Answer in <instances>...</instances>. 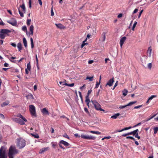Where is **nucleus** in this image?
Instances as JSON below:
<instances>
[{"label": "nucleus", "mask_w": 158, "mask_h": 158, "mask_svg": "<svg viewBox=\"0 0 158 158\" xmlns=\"http://www.w3.org/2000/svg\"><path fill=\"white\" fill-rule=\"evenodd\" d=\"M19 150L16 148L14 145H11L8 150V156L9 158H14V156L18 154Z\"/></svg>", "instance_id": "obj_1"}, {"label": "nucleus", "mask_w": 158, "mask_h": 158, "mask_svg": "<svg viewBox=\"0 0 158 158\" xmlns=\"http://www.w3.org/2000/svg\"><path fill=\"white\" fill-rule=\"evenodd\" d=\"M11 32V30L7 29H2L0 30V38L1 39H4L6 36H9L8 33Z\"/></svg>", "instance_id": "obj_2"}, {"label": "nucleus", "mask_w": 158, "mask_h": 158, "mask_svg": "<svg viewBox=\"0 0 158 158\" xmlns=\"http://www.w3.org/2000/svg\"><path fill=\"white\" fill-rule=\"evenodd\" d=\"M26 141L23 139L20 138L17 139V146L19 149L23 148L26 145Z\"/></svg>", "instance_id": "obj_3"}, {"label": "nucleus", "mask_w": 158, "mask_h": 158, "mask_svg": "<svg viewBox=\"0 0 158 158\" xmlns=\"http://www.w3.org/2000/svg\"><path fill=\"white\" fill-rule=\"evenodd\" d=\"M6 148L5 146H2L0 149V158H7L5 155Z\"/></svg>", "instance_id": "obj_4"}, {"label": "nucleus", "mask_w": 158, "mask_h": 158, "mask_svg": "<svg viewBox=\"0 0 158 158\" xmlns=\"http://www.w3.org/2000/svg\"><path fill=\"white\" fill-rule=\"evenodd\" d=\"M91 102L94 105V107L95 109L97 110L102 111L104 112L105 110L103 109H102L101 107V105L99 103L96 101H91Z\"/></svg>", "instance_id": "obj_5"}, {"label": "nucleus", "mask_w": 158, "mask_h": 158, "mask_svg": "<svg viewBox=\"0 0 158 158\" xmlns=\"http://www.w3.org/2000/svg\"><path fill=\"white\" fill-rule=\"evenodd\" d=\"M29 111L32 116H36L35 108V106L32 105H29Z\"/></svg>", "instance_id": "obj_6"}, {"label": "nucleus", "mask_w": 158, "mask_h": 158, "mask_svg": "<svg viewBox=\"0 0 158 158\" xmlns=\"http://www.w3.org/2000/svg\"><path fill=\"white\" fill-rule=\"evenodd\" d=\"M81 137L83 139L89 140H94L96 139L95 136L88 135H85L83 134L81 135Z\"/></svg>", "instance_id": "obj_7"}, {"label": "nucleus", "mask_w": 158, "mask_h": 158, "mask_svg": "<svg viewBox=\"0 0 158 158\" xmlns=\"http://www.w3.org/2000/svg\"><path fill=\"white\" fill-rule=\"evenodd\" d=\"M136 102V101L131 102H130L127 105L124 106H121L119 107V108L120 109H123L127 106H131Z\"/></svg>", "instance_id": "obj_8"}, {"label": "nucleus", "mask_w": 158, "mask_h": 158, "mask_svg": "<svg viewBox=\"0 0 158 158\" xmlns=\"http://www.w3.org/2000/svg\"><path fill=\"white\" fill-rule=\"evenodd\" d=\"M7 22L13 26H16L17 24V21L15 19H12L10 20L7 21Z\"/></svg>", "instance_id": "obj_9"}, {"label": "nucleus", "mask_w": 158, "mask_h": 158, "mask_svg": "<svg viewBox=\"0 0 158 158\" xmlns=\"http://www.w3.org/2000/svg\"><path fill=\"white\" fill-rule=\"evenodd\" d=\"M114 82V78L110 79L106 83V86L108 85L110 87L112 86Z\"/></svg>", "instance_id": "obj_10"}, {"label": "nucleus", "mask_w": 158, "mask_h": 158, "mask_svg": "<svg viewBox=\"0 0 158 158\" xmlns=\"http://www.w3.org/2000/svg\"><path fill=\"white\" fill-rule=\"evenodd\" d=\"M126 38H127L126 37L124 36L122 38H121V39H120V44L121 47L122 46L124 41L126 40Z\"/></svg>", "instance_id": "obj_11"}, {"label": "nucleus", "mask_w": 158, "mask_h": 158, "mask_svg": "<svg viewBox=\"0 0 158 158\" xmlns=\"http://www.w3.org/2000/svg\"><path fill=\"white\" fill-rule=\"evenodd\" d=\"M55 25L57 28L60 29H64L65 28L64 26L60 23L55 24Z\"/></svg>", "instance_id": "obj_12"}, {"label": "nucleus", "mask_w": 158, "mask_h": 158, "mask_svg": "<svg viewBox=\"0 0 158 158\" xmlns=\"http://www.w3.org/2000/svg\"><path fill=\"white\" fill-rule=\"evenodd\" d=\"M17 117H19L22 119L25 122H27V120L25 118L23 115H22L20 114H18L17 115Z\"/></svg>", "instance_id": "obj_13"}, {"label": "nucleus", "mask_w": 158, "mask_h": 158, "mask_svg": "<svg viewBox=\"0 0 158 158\" xmlns=\"http://www.w3.org/2000/svg\"><path fill=\"white\" fill-rule=\"evenodd\" d=\"M60 143L63 144L66 146H69V144L67 142L63 140H61L60 141Z\"/></svg>", "instance_id": "obj_14"}, {"label": "nucleus", "mask_w": 158, "mask_h": 158, "mask_svg": "<svg viewBox=\"0 0 158 158\" xmlns=\"http://www.w3.org/2000/svg\"><path fill=\"white\" fill-rule=\"evenodd\" d=\"M106 33L105 32H103L102 35V37L101 38V40L102 42L105 41L106 39Z\"/></svg>", "instance_id": "obj_15"}, {"label": "nucleus", "mask_w": 158, "mask_h": 158, "mask_svg": "<svg viewBox=\"0 0 158 158\" xmlns=\"http://www.w3.org/2000/svg\"><path fill=\"white\" fill-rule=\"evenodd\" d=\"M138 131H139V130H138V129H137L132 131H131V132H128V134L129 135H132L134 136L135 135V134H136V133H137V132H138Z\"/></svg>", "instance_id": "obj_16"}, {"label": "nucleus", "mask_w": 158, "mask_h": 158, "mask_svg": "<svg viewBox=\"0 0 158 158\" xmlns=\"http://www.w3.org/2000/svg\"><path fill=\"white\" fill-rule=\"evenodd\" d=\"M48 147H46L42 148L40 150L39 153L40 154L43 153L44 152L47 151L48 149Z\"/></svg>", "instance_id": "obj_17"}, {"label": "nucleus", "mask_w": 158, "mask_h": 158, "mask_svg": "<svg viewBox=\"0 0 158 158\" xmlns=\"http://www.w3.org/2000/svg\"><path fill=\"white\" fill-rule=\"evenodd\" d=\"M29 30L31 33H29V34L31 35H33V30H34V26L33 25H31L29 28Z\"/></svg>", "instance_id": "obj_18"}, {"label": "nucleus", "mask_w": 158, "mask_h": 158, "mask_svg": "<svg viewBox=\"0 0 158 158\" xmlns=\"http://www.w3.org/2000/svg\"><path fill=\"white\" fill-rule=\"evenodd\" d=\"M41 111L44 114H49L48 111L45 108L43 109Z\"/></svg>", "instance_id": "obj_19"}, {"label": "nucleus", "mask_w": 158, "mask_h": 158, "mask_svg": "<svg viewBox=\"0 0 158 158\" xmlns=\"http://www.w3.org/2000/svg\"><path fill=\"white\" fill-rule=\"evenodd\" d=\"M20 7H21L22 10L23 11L24 13H25L26 12V8L25 7V5L23 2V4L22 5H20L19 6Z\"/></svg>", "instance_id": "obj_20"}, {"label": "nucleus", "mask_w": 158, "mask_h": 158, "mask_svg": "<svg viewBox=\"0 0 158 158\" xmlns=\"http://www.w3.org/2000/svg\"><path fill=\"white\" fill-rule=\"evenodd\" d=\"M152 51V49L151 47H149L147 53L148 55L150 57L151 56Z\"/></svg>", "instance_id": "obj_21"}, {"label": "nucleus", "mask_w": 158, "mask_h": 158, "mask_svg": "<svg viewBox=\"0 0 158 158\" xmlns=\"http://www.w3.org/2000/svg\"><path fill=\"white\" fill-rule=\"evenodd\" d=\"M17 47L19 52H20L22 49V45L20 43H19L17 44Z\"/></svg>", "instance_id": "obj_22"}, {"label": "nucleus", "mask_w": 158, "mask_h": 158, "mask_svg": "<svg viewBox=\"0 0 158 158\" xmlns=\"http://www.w3.org/2000/svg\"><path fill=\"white\" fill-rule=\"evenodd\" d=\"M23 42L25 47V48H27V43L26 40L25 38H23Z\"/></svg>", "instance_id": "obj_23"}, {"label": "nucleus", "mask_w": 158, "mask_h": 158, "mask_svg": "<svg viewBox=\"0 0 158 158\" xmlns=\"http://www.w3.org/2000/svg\"><path fill=\"white\" fill-rule=\"evenodd\" d=\"M26 97L27 99H32L33 98V96L31 94H28Z\"/></svg>", "instance_id": "obj_24"}, {"label": "nucleus", "mask_w": 158, "mask_h": 158, "mask_svg": "<svg viewBox=\"0 0 158 158\" xmlns=\"http://www.w3.org/2000/svg\"><path fill=\"white\" fill-rule=\"evenodd\" d=\"M120 115V114L119 113H117L114 115L111 116V118L113 119H116L117 118V117Z\"/></svg>", "instance_id": "obj_25"}, {"label": "nucleus", "mask_w": 158, "mask_h": 158, "mask_svg": "<svg viewBox=\"0 0 158 158\" xmlns=\"http://www.w3.org/2000/svg\"><path fill=\"white\" fill-rule=\"evenodd\" d=\"M23 120H22L20 118H19L18 123L20 125H24L25 124Z\"/></svg>", "instance_id": "obj_26"}, {"label": "nucleus", "mask_w": 158, "mask_h": 158, "mask_svg": "<svg viewBox=\"0 0 158 158\" xmlns=\"http://www.w3.org/2000/svg\"><path fill=\"white\" fill-rule=\"evenodd\" d=\"M90 132L91 133L95 134L98 135H100L101 134V133L98 131H90Z\"/></svg>", "instance_id": "obj_27"}, {"label": "nucleus", "mask_w": 158, "mask_h": 158, "mask_svg": "<svg viewBox=\"0 0 158 158\" xmlns=\"http://www.w3.org/2000/svg\"><path fill=\"white\" fill-rule=\"evenodd\" d=\"M31 135L35 138L38 139L39 138V135L38 134L35 133V134L31 133Z\"/></svg>", "instance_id": "obj_28"}, {"label": "nucleus", "mask_w": 158, "mask_h": 158, "mask_svg": "<svg viewBox=\"0 0 158 158\" xmlns=\"http://www.w3.org/2000/svg\"><path fill=\"white\" fill-rule=\"evenodd\" d=\"M9 104V102H3L2 104L1 105L2 107L5 106Z\"/></svg>", "instance_id": "obj_29"}, {"label": "nucleus", "mask_w": 158, "mask_h": 158, "mask_svg": "<svg viewBox=\"0 0 158 158\" xmlns=\"http://www.w3.org/2000/svg\"><path fill=\"white\" fill-rule=\"evenodd\" d=\"M101 79V76H100V79H99V82H98L97 81L96 82V86H95V88H97L98 87L100 83Z\"/></svg>", "instance_id": "obj_30"}, {"label": "nucleus", "mask_w": 158, "mask_h": 158, "mask_svg": "<svg viewBox=\"0 0 158 158\" xmlns=\"http://www.w3.org/2000/svg\"><path fill=\"white\" fill-rule=\"evenodd\" d=\"M26 69H27L28 70L30 71L31 69V65L30 64V62H29L27 65V68Z\"/></svg>", "instance_id": "obj_31"}, {"label": "nucleus", "mask_w": 158, "mask_h": 158, "mask_svg": "<svg viewBox=\"0 0 158 158\" xmlns=\"http://www.w3.org/2000/svg\"><path fill=\"white\" fill-rule=\"evenodd\" d=\"M22 29L23 31H26V32L27 35H28V33L27 32V28L26 26H24L22 28Z\"/></svg>", "instance_id": "obj_32"}, {"label": "nucleus", "mask_w": 158, "mask_h": 158, "mask_svg": "<svg viewBox=\"0 0 158 158\" xmlns=\"http://www.w3.org/2000/svg\"><path fill=\"white\" fill-rule=\"evenodd\" d=\"M156 115V114H154L153 116H152L150 118H147V119H145L143 121H144V122L148 121H149V120H151V119L152 118H154Z\"/></svg>", "instance_id": "obj_33"}, {"label": "nucleus", "mask_w": 158, "mask_h": 158, "mask_svg": "<svg viewBox=\"0 0 158 158\" xmlns=\"http://www.w3.org/2000/svg\"><path fill=\"white\" fill-rule=\"evenodd\" d=\"M128 92V91L126 89H124L123 91V94L124 96H126L127 94V93Z\"/></svg>", "instance_id": "obj_34"}, {"label": "nucleus", "mask_w": 158, "mask_h": 158, "mask_svg": "<svg viewBox=\"0 0 158 158\" xmlns=\"http://www.w3.org/2000/svg\"><path fill=\"white\" fill-rule=\"evenodd\" d=\"M30 41H31V48H34V43H33V40L32 38H31L30 39Z\"/></svg>", "instance_id": "obj_35"}, {"label": "nucleus", "mask_w": 158, "mask_h": 158, "mask_svg": "<svg viewBox=\"0 0 158 158\" xmlns=\"http://www.w3.org/2000/svg\"><path fill=\"white\" fill-rule=\"evenodd\" d=\"M94 77V76L91 77H86V80H89V81H92L93 80V79Z\"/></svg>", "instance_id": "obj_36"}, {"label": "nucleus", "mask_w": 158, "mask_h": 158, "mask_svg": "<svg viewBox=\"0 0 158 158\" xmlns=\"http://www.w3.org/2000/svg\"><path fill=\"white\" fill-rule=\"evenodd\" d=\"M19 119V118H12V119L13 121H14L15 122H16V123H18Z\"/></svg>", "instance_id": "obj_37"}, {"label": "nucleus", "mask_w": 158, "mask_h": 158, "mask_svg": "<svg viewBox=\"0 0 158 158\" xmlns=\"http://www.w3.org/2000/svg\"><path fill=\"white\" fill-rule=\"evenodd\" d=\"M154 130V134H156L158 131V127H155L153 129Z\"/></svg>", "instance_id": "obj_38"}, {"label": "nucleus", "mask_w": 158, "mask_h": 158, "mask_svg": "<svg viewBox=\"0 0 158 158\" xmlns=\"http://www.w3.org/2000/svg\"><path fill=\"white\" fill-rule=\"evenodd\" d=\"M65 84H63V85L70 87H73L74 85V83H73L70 84H67V83H65Z\"/></svg>", "instance_id": "obj_39"}, {"label": "nucleus", "mask_w": 158, "mask_h": 158, "mask_svg": "<svg viewBox=\"0 0 158 158\" xmlns=\"http://www.w3.org/2000/svg\"><path fill=\"white\" fill-rule=\"evenodd\" d=\"M18 10L20 16L22 17H23L24 16L23 13L21 12V10H20L19 8H18Z\"/></svg>", "instance_id": "obj_40"}, {"label": "nucleus", "mask_w": 158, "mask_h": 158, "mask_svg": "<svg viewBox=\"0 0 158 158\" xmlns=\"http://www.w3.org/2000/svg\"><path fill=\"white\" fill-rule=\"evenodd\" d=\"M137 24V22H135L133 24V27H132V30H133V31H134V29L136 25Z\"/></svg>", "instance_id": "obj_41"}, {"label": "nucleus", "mask_w": 158, "mask_h": 158, "mask_svg": "<svg viewBox=\"0 0 158 158\" xmlns=\"http://www.w3.org/2000/svg\"><path fill=\"white\" fill-rule=\"evenodd\" d=\"M156 97V95H152V96H151L149 98H148V99L150 101V100H152V99L153 98H155Z\"/></svg>", "instance_id": "obj_42"}, {"label": "nucleus", "mask_w": 158, "mask_h": 158, "mask_svg": "<svg viewBox=\"0 0 158 158\" xmlns=\"http://www.w3.org/2000/svg\"><path fill=\"white\" fill-rule=\"evenodd\" d=\"M31 21V19H27V25L29 26L30 24V23Z\"/></svg>", "instance_id": "obj_43"}, {"label": "nucleus", "mask_w": 158, "mask_h": 158, "mask_svg": "<svg viewBox=\"0 0 158 158\" xmlns=\"http://www.w3.org/2000/svg\"><path fill=\"white\" fill-rule=\"evenodd\" d=\"M134 136H135V137L137 138L138 139H139L140 138V137L138 135V132H137V133Z\"/></svg>", "instance_id": "obj_44"}, {"label": "nucleus", "mask_w": 158, "mask_h": 158, "mask_svg": "<svg viewBox=\"0 0 158 158\" xmlns=\"http://www.w3.org/2000/svg\"><path fill=\"white\" fill-rule=\"evenodd\" d=\"M131 127H131L130 126L129 127H125V128L123 129L122 130H123V131L125 130H127L129 129L130 128H131Z\"/></svg>", "instance_id": "obj_45"}, {"label": "nucleus", "mask_w": 158, "mask_h": 158, "mask_svg": "<svg viewBox=\"0 0 158 158\" xmlns=\"http://www.w3.org/2000/svg\"><path fill=\"white\" fill-rule=\"evenodd\" d=\"M86 99H85V102L86 103H87V102H89V103L90 102V100L89 99V97H88V98H87V97L86 96Z\"/></svg>", "instance_id": "obj_46"}, {"label": "nucleus", "mask_w": 158, "mask_h": 158, "mask_svg": "<svg viewBox=\"0 0 158 158\" xmlns=\"http://www.w3.org/2000/svg\"><path fill=\"white\" fill-rule=\"evenodd\" d=\"M92 92V90L90 89L89 90L88 92L87 93V95L86 96L87 98L89 97V95Z\"/></svg>", "instance_id": "obj_47"}, {"label": "nucleus", "mask_w": 158, "mask_h": 158, "mask_svg": "<svg viewBox=\"0 0 158 158\" xmlns=\"http://www.w3.org/2000/svg\"><path fill=\"white\" fill-rule=\"evenodd\" d=\"M63 137H65V138H67L69 139V136L67 135V134H64L63 135Z\"/></svg>", "instance_id": "obj_48"}, {"label": "nucleus", "mask_w": 158, "mask_h": 158, "mask_svg": "<svg viewBox=\"0 0 158 158\" xmlns=\"http://www.w3.org/2000/svg\"><path fill=\"white\" fill-rule=\"evenodd\" d=\"M147 66L149 69H151L152 67V63H148V64Z\"/></svg>", "instance_id": "obj_49"}, {"label": "nucleus", "mask_w": 158, "mask_h": 158, "mask_svg": "<svg viewBox=\"0 0 158 158\" xmlns=\"http://www.w3.org/2000/svg\"><path fill=\"white\" fill-rule=\"evenodd\" d=\"M53 6H52L51 8V15L52 16H53L54 15V12L53 10Z\"/></svg>", "instance_id": "obj_50"}, {"label": "nucleus", "mask_w": 158, "mask_h": 158, "mask_svg": "<svg viewBox=\"0 0 158 158\" xmlns=\"http://www.w3.org/2000/svg\"><path fill=\"white\" fill-rule=\"evenodd\" d=\"M52 144V146L54 148H55V147L57 145V143H54L53 142H52L51 143Z\"/></svg>", "instance_id": "obj_51"}, {"label": "nucleus", "mask_w": 158, "mask_h": 158, "mask_svg": "<svg viewBox=\"0 0 158 158\" xmlns=\"http://www.w3.org/2000/svg\"><path fill=\"white\" fill-rule=\"evenodd\" d=\"M126 138L127 139H133L134 140H135V139H134V138L132 136H127L126 137Z\"/></svg>", "instance_id": "obj_52"}, {"label": "nucleus", "mask_w": 158, "mask_h": 158, "mask_svg": "<svg viewBox=\"0 0 158 158\" xmlns=\"http://www.w3.org/2000/svg\"><path fill=\"white\" fill-rule=\"evenodd\" d=\"M84 111L87 114H89V112L88 111V109L87 108L85 107L84 108Z\"/></svg>", "instance_id": "obj_53"}, {"label": "nucleus", "mask_w": 158, "mask_h": 158, "mask_svg": "<svg viewBox=\"0 0 158 158\" xmlns=\"http://www.w3.org/2000/svg\"><path fill=\"white\" fill-rule=\"evenodd\" d=\"M0 118L3 119H5V117L4 115L2 114H0Z\"/></svg>", "instance_id": "obj_54"}, {"label": "nucleus", "mask_w": 158, "mask_h": 158, "mask_svg": "<svg viewBox=\"0 0 158 158\" xmlns=\"http://www.w3.org/2000/svg\"><path fill=\"white\" fill-rule=\"evenodd\" d=\"M143 11V10H142L139 12V16H138V18H140V16H141L142 13Z\"/></svg>", "instance_id": "obj_55"}, {"label": "nucleus", "mask_w": 158, "mask_h": 158, "mask_svg": "<svg viewBox=\"0 0 158 158\" xmlns=\"http://www.w3.org/2000/svg\"><path fill=\"white\" fill-rule=\"evenodd\" d=\"M10 45L14 47H16V44L14 43H11Z\"/></svg>", "instance_id": "obj_56"}, {"label": "nucleus", "mask_w": 158, "mask_h": 158, "mask_svg": "<svg viewBox=\"0 0 158 158\" xmlns=\"http://www.w3.org/2000/svg\"><path fill=\"white\" fill-rule=\"evenodd\" d=\"M65 83H66V81H65L64 82L60 81L59 82V83L60 85H64L63 84H65Z\"/></svg>", "instance_id": "obj_57"}, {"label": "nucleus", "mask_w": 158, "mask_h": 158, "mask_svg": "<svg viewBox=\"0 0 158 158\" xmlns=\"http://www.w3.org/2000/svg\"><path fill=\"white\" fill-rule=\"evenodd\" d=\"M118 81H117L115 83V85H114V87H113V89H114L118 85Z\"/></svg>", "instance_id": "obj_58"}, {"label": "nucleus", "mask_w": 158, "mask_h": 158, "mask_svg": "<svg viewBox=\"0 0 158 158\" xmlns=\"http://www.w3.org/2000/svg\"><path fill=\"white\" fill-rule=\"evenodd\" d=\"M142 106V105H139V106H135L134 107V109H138L140 107H141Z\"/></svg>", "instance_id": "obj_59"}, {"label": "nucleus", "mask_w": 158, "mask_h": 158, "mask_svg": "<svg viewBox=\"0 0 158 158\" xmlns=\"http://www.w3.org/2000/svg\"><path fill=\"white\" fill-rule=\"evenodd\" d=\"M61 144V143H60V142H59V145L60 147V148H61L63 149H64L65 148L62 146V145Z\"/></svg>", "instance_id": "obj_60"}, {"label": "nucleus", "mask_w": 158, "mask_h": 158, "mask_svg": "<svg viewBox=\"0 0 158 158\" xmlns=\"http://www.w3.org/2000/svg\"><path fill=\"white\" fill-rule=\"evenodd\" d=\"M122 16H123V14L122 13H120L118 15V18H120L122 17Z\"/></svg>", "instance_id": "obj_61"}, {"label": "nucleus", "mask_w": 158, "mask_h": 158, "mask_svg": "<svg viewBox=\"0 0 158 158\" xmlns=\"http://www.w3.org/2000/svg\"><path fill=\"white\" fill-rule=\"evenodd\" d=\"M138 11V9H135L134 10L133 14H135Z\"/></svg>", "instance_id": "obj_62"}, {"label": "nucleus", "mask_w": 158, "mask_h": 158, "mask_svg": "<svg viewBox=\"0 0 158 158\" xmlns=\"http://www.w3.org/2000/svg\"><path fill=\"white\" fill-rule=\"evenodd\" d=\"M74 135L76 137H81V136H80L77 133L74 134Z\"/></svg>", "instance_id": "obj_63"}, {"label": "nucleus", "mask_w": 158, "mask_h": 158, "mask_svg": "<svg viewBox=\"0 0 158 158\" xmlns=\"http://www.w3.org/2000/svg\"><path fill=\"white\" fill-rule=\"evenodd\" d=\"M128 134V133H126V134H123L122 135V136H123V137H125V136H127V135H129Z\"/></svg>", "instance_id": "obj_64"}]
</instances>
